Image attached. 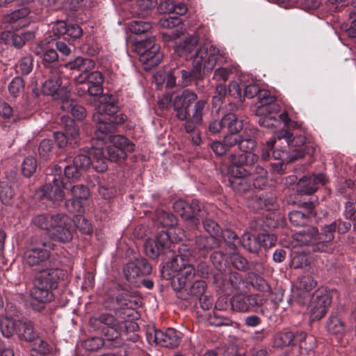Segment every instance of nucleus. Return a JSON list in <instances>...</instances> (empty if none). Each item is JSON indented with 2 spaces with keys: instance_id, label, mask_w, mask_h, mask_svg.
Segmentation results:
<instances>
[{
  "instance_id": "obj_1",
  "label": "nucleus",
  "mask_w": 356,
  "mask_h": 356,
  "mask_svg": "<svg viewBox=\"0 0 356 356\" xmlns=\"http://www.w3.org/2000/svg\"><path fill=\"white\" fill-rule=\"evenodd\" d=\"M38 272L40 273L35 279L31 296L37 301L49 302L54 298L53 290L58 287L60 280H64L65 272L60 268L58 262L51 265L47 270Z\"/></svg>"
},
{
  "instance_id": "obj_2",
  "label": "nucleus",
  "mask_w": 356,
  "mask_h": 356,
  "mask_svg": "<svg viewBox=\"0 0 356 356\" xmlns=\"http://www.w3.org/2000/svg\"><path fill=\"white\" fill-rule=\"evenodd\" d=\"M337 222L325 225L321 232L314 226H307L296 233L297 240L310 247L313 252L330 253L334 250L332 240Z\"/></svg>"
},
{
  "instance_id": "obj_3",
  "label": "nucleus",
  "mask_w": 356,
  "mask_h": 356,
  "mask_svg": "<svg viewBox=\"0 0 356 356\" xmlns=\"http://www.w3.org/2000/svg\"><path fill=\"white\" fill-rule=\"evenodd\" d=\"M95 110L92 120L96 123L95 135L99 140L104 141L109 134L116 131V125L123 124L127 119L125 115L118 114V106L116 103L98 104Z\"/></svg>"
},
{
  "instance_id": "obj_4",
  "label": "nucleus",
  "mask_w": 356,
  "mask_h": 356,
  "mask_svg": "<svg viewBox=\"0 0 356 356\" xmlns=\"http://www.w3.org/2000/svg\"><path fill=\"white\" fill-rule=\"evenodd\" d=\"M107 138L111 145L103 149L96 148V156H103L111 162H121L127 158V152L135 150V145L124 136L109 134L104 140Z\"/></svg>"
},
{
  "instance_id": "obj_5",
  "label": "nucleus",
  "mask_w": 356,
  "mask_h": 356,
  "mask_svg": "<svg viewBox=\"0 0 356 356\" xmlns=\"http://www.w3.org/2000/svg\"><path fill=\"white\" fill-rule=\"evenodd\" d=\"M36 247L31 248L24 252V261L34 270H47V268L56 263L50 256L52 243L50 241L43 239L37 240Z\"/></svg>"
},
{
  "instance_id": "obj_6",
  "label": "nucleus",
  "mask_w": 356,
  "mask_h": 356,
  "mask_svg": "<svg viewBox=\"0 0 356 356\" xmlns=\"http://www.w3.org/2000/svg\"><path fill=\"white\" fill-rule=\"evenodd\" d=\"M49 170L51 172V174L47 175L49 183L42 187L40 197L50 200L53 202L54 204L57 205L65 197L63 189L65 188V185L63 170L59 165H54Z\"/></svg>"
},
{
  "instance_id": "obj_7",
  "label": "nucleus",
  "mask_w": 356,
  "mask_h": 356,
  "mask_svg": "<svg viewBox=\"0 0 356 356\" xmlns=\"http://www.w3.org/2000/svg\"><path fill=\"white\" fill-rule=\"evenodd\" d=\"M193 64L197 76L201 77V72L207 74L214 68L219 56H222L221 51L211 44L200 45L194 54Z\"/></svg>"
},
{
  "instance_id": "obj_8",
  "label": "nucleus",
  "mask_w": 356,
  "mask_h": 356,
  "mask_svg": "<svg viewBox=\"0 0 356 356\" xmlns=\"http://www.w3.org/2000/svg\"><path fill=\"white\" fill-rule=\"evenodd\" d=\"M172 241L170 234L167 232H159L154 238H149L143 245L145 254L152 259H156L159 257L163 259L168 257L172 254Z\"/></svg>"
},
{
  "instance_id": "obj_9",
  "label": "nucleus",
  "mask_w": 356,
  "mask_h": 356,
  "mask_svg": "<svg viewBox=\"0 0 356 356\" xmlns=\"http://www.w3.org/2000/svg\"><path fill=\"white\" fill-rule=\"evenodd\" d=\"M152 272L151 264L145 257H138L123 266V275L126 280L134 286H138L140 277H146Z\"/></svg>"
},
{
  "instance_id": "obj_10",
  "label": "nucleus",
  "mask_w": 356,
  "mask_h": 356,
  "mask_svg": "<svg viewBox=\"0 0 356 356\" xmlns=\"http://www.w3.org/2000/svg\"><path fill=\"white\" fill-rule=\"evenodd\" d=\"M172 208L179 213L188 228H196L198 224L197 218L202 216V204L197 200H193L190 204L184 200H179L174 202Z\"/></svg>"
},
{
  "instance_id": "obj_11",
  "label": "nucleus",
  "mask_w": 356,
  "mask_h": 356,
  "mask_svg": "<svg viewBox=\"0 0 356 356\" xmlns=\"http://www.w3.org/2000/svg\"><path fill=\"white\" fill-rule=\"evenodd\" d=\"M266 300L259 293L245 294L235 293L229 299L230 306L233 311L237 312H250L254 308L261 307Z\"/></svg>"
},
{
  "instance_id": "obj_12",
  "label": "nucleus",
  "mask_w": 356,
  "mask_h": 356,
  "mask_svg": "<svg viewBox=\"0 0 356 356\" xmlns=\"http://www.w3.org/2000/svg\"><path fill=\"white\" fill-rule=\"evenodd\" d=\"M72 219L63 213L55 214L54 221L49 230L51 237L59 242L66 243L72 240Z\"/></svg>"
},
{
  "instance_id": "obj_13",
  "label": "nucleus",
  "mask_w": 356,
  "mask_h": 356,
  "mask_svg": "<svg viewBox=\"0 0 356 356\" xmlns=\"http://www.w3.org/2000/svg\"><path fill=\"white\" fill-rule=\"evenodd\" d=\"M197 99V95L188 89L184 90L181 94H177L175 97L172 100L173 109L179 120L184 121L188 118L189 108Z\"/></svg>"
},
{
  "instance_id": "obj_14",
  "label": "nucleus",
  "mask_w": 356,
  "mask_h": 356,
  "mask_svg": "<svg viewBox=\"0 0 356 356\" xmlns=\"http://www.w3.org/2000/svg\"><path fill=\"white\" fill-rule=\"evenodd\" d=\"M325 182V177L322 173L302 176L296 184V193L298 195H311Z\"/></svg>"
},
{
  "instance_id": "obj_15",
  "label": "nucleus",
  "mask_w": 356,
  "mask_h": 356,
  "mask_svg": "<svg viewBox=\"0 0 356 356\" xmlns=\"http://www.w3.org/2000/svg\"><path fill=\"white\" fill-rule=\"evenodd\" d=\"M62 79L59 76L58 70L54 69L53 74L43 83L42 92L47 95H52L59 102L67 97L70 95L65 87H61Z\"/></svg>"
},
{
  "instance_id": "obj_16",
  "label": "nucleus",
  "mask_w": 356,
  "mask_h": 356,
  "mask_svg": "<svg viewBox=\"0 0 356 356\" xmlns=\"http://www.w3.org/2000/svg\"><path fill=\"white\" fill-rule=\"evenodd\" d=\"M307 334L304 332H293L288 330H282L276 332L273 338V347L283 349L286 347H293L298 342L305 339Z\"/></svg>"
},
{
  "instance_id": "obj_17",
  "label": "nucleus",
  "mask_w": 356,
  "mask_h": 356,
  "mask_svg": "<svg viewBox=\"0 0 356 356\" xmlns=\"http://www.w3.org/2000/svg\"><path fill=\"white\" fill-rule=\"evenodd\" d=\"M251 176L249 170L245 168H236L230 170V176L228 181L230 187L236 192L240 194L248 192L251 185L247 181L246 177Z\"/></svg>"
},
{
  "instance_id": "obj_18",
  "label": "nucleus",
  "mask_w": 356,
  "mask_h": 356,
  "mask_svg": "<svg viewBox=\"0 0 356 356\" xmlns=\"http://www.w3.org/2000/svg\"><path fill=\"white\" fill-rule=\"evenodd\" d=\"M74 81L76 83L86 84L88 87H90L93 96H98L103 92L104 77L102 73L98 71L90 73H80L79 76L74 77Z\"/></svg>"
},
{
  "instance_id": "obj_19",
  "label": "nucleus",
  "mask_w": 356,
  "mask_h": 356,
  "mask_svg": "<svg viewBox=\"0 0 356 356\" xmlns=\"http://www.w3.org/2000/svg\"><path fill=\"white\" fill-rule=\"evenodd\" d=\"M72 199L65 202L66 209L71 213L80 212L82 209V200H86L89 196V190L83 184L72 186L71 189Z\"/></svg>"
},
{
  "instance_id": "obj_20",
  "label": "nucleus",
  "mask_w": 356,
  "mask_h": 356,
  "mask_svg": "<svg viewBox=\"0 0 356 356\" xmlns=\"http://www.w3.org/2000/svg\"><path fill=\"white\" fill-rule=\"evenodd\" d=\"M199 38L197 35H190L179 42L175 47L177 56L184 57L185 60H193L196 49L198 48Z\"/></svg>"
},
{
  "instance_id": "obj_21",
  "label": "nucleus",
  "mask_w": 356,
  "mask_h": 356,
  "mask_svg": "<svg viewBox=\"0 0 356 356\" xmlns=\"http://www.w3.org/2000/svg\"><path fill=\"white\" fill-rule=\"evenodd\" d=\"M259 105L255 110L256 115L272 114L279 111V105L275 103L276 98L271 96L268 90H262L258 97Z\"/></svg>"
},
{
  "instance_id": "obj_22",
  "label": "nucleus",
  "mask_w": 356,
  "mask_h": 356,
  "mask_svg": "<svg viewBox=\"0 0 356 356\" xmlns=\"http://www.w3.org/2000/svg\"><path fill=\"white\" fill-rule=\"evenodd\" d=\"M152 47V49L145 53L141 46L138 47L139 60L143 64L146 65L149 67H152L159 65L162 58L163 54L160 51V47L157 44L149 42V46Z\"/></svg>"
},
{
  "instance_id": "obj_23",
  "label": "nucleus",
  "mask_w": 356,
  "mask_h": 356,
  "mask_svg": "<svg viewBox=\"0 0 356 356\" xmlns=\"http://www.w3.org/2000/svg\"><path fill=\"white\" fill-rule=\"evenodd\" d=\"M220 245V240L215 236L198 235L195 237L194 248L204 256Z\"/></svg>"
},
{
  "instance_id": "obj_24",
  "label": "nucleus",
  "mask_w": 356,
  "mask_h": 356,
  "mask_svg": "<svg viewBox=\"0 0 356 356\" xmlns=\"http://www.w3.org/2000/svg\"><path fill=\"white\" fill-rule=\"evenodd\" d=\"M196 271L193 265L188 263L186 266L177 274L176 279L172 280L171 284L175 291H181L191 284L195 277Z\"/></svg>"
},
{
  "instance_id": "obj_25",
  "label": "nucleus",
  "mask_w": 356,
  "mask_h": 356,
  "mask_svg": "<svg viewBox=\"0 0 356 356\" xmlns=\"http://www.w3.org/2000/svg\"><path fill=\"white\" fill-rule=\"evenodd\" d=\"M101 332L103 336L102 341L104 348H118L123 344L120 326L106 327V328H102Z\"/></svg>"
},
{
  "instance_id": "obj_26",
  "label": "nucleus",
  "mask_w": 356,
  "mask_h": 356,
  "mask_svg": "<svg viewBox=\"0 0 356 356\" xmlns=\"http://www.w3.org/2000/svg\"><path fill=\"white\" fill-rule=\"evenodd\" d=\"M207 284L203 280H196L188 288L178 291L179 297L183 300L196 301L200 296L204 294Z\"/></svg>"
},
{
  "instance_id": "obj_27",
  "label": "nucleus",
  "mask_w": 356,
  "mask_h": 356,
  "mask_svg": "<svg viewBox=\"0 0 356 356\" xmlns=\"http://www.w3.org/2000/svg\"><path fill=\"white\" fill-rule=\"evenodd\" d=\"M58 104L62 111L70 113L78 120H83L86 117V108L76 104L74 100L70 98V95Z\"/></svg>"
},
{
  "instance_id": "obj_28",
  "label": "nucleus",
  "mask_w": 356,
  "mask_h": 356,
  "mask_svg": "<svg viewBox=\"0 0 356 356\" xmlns=\"http://www.w3.org/2000/svg\"><path fill=\"white\" fill-rule=\"evenodd\" d=\"M17 334L21 340L31 342L38 339V334L31 321L17 322Z\"/></svg>"
},
{
  "instance_id": "obj_29",
  "label": "nucleus",
  "mask_w": 356,
  "mask_h": 356,
  "mask_svg": "<svg viewBox=\"0 0 356 356\" xmlns=\"http://www.w3.org/2000/svg\"><path fill=\"white\" fill-rule=\"evenodd\" d=\"M136 292L123 291L115 298L119 308L135 309L140 304V298L136 296Z\"/></svg>"
},
{
  "instance_id": "obj_30",
  "label": "nucleus",
  "mask_w": 356,
  "mask_h": 356,
  "mask_svg": "<svg viewBox=\"0 0 356 356\" xmlns=\"http://www.w3.org/2000/svg\"><path fill=\"white\" fill-rule=\"evenodd\" d=\"M159 345L166 348L177 347L180 342V333L173 328H168L165 332H159Z\"/></svg>"
},
{
  "instance_id": "obj_31",
  "label": "nucleus",
  "mask_w": 356,
  "mask_h": 356,
  "mask_svg": "<svg viewBox=\"0 0 356 356\" xmlns=\"http://www.w3.org/2000/svg\"><path fill=\"white\" fill-rule=\"evenodd\" d=\"M89 324L94 329L99 330L106 327L120 326L118 320L109 314H102L98 317L90 318Z\"/></svg>"
},
{
  "instance_id": "obj_32",
  "label": "nucleus",
  "mask_w": 356,
  "mask_h": 356,
  "mask_svg": "<svg viewBox=\"0 0 356 356\" xmlns=\"http://www.w3.org/2000/svg\"><path fill=\"white\" fill-rule=\"evenodd\" d=\"M278 140L284 139L290 147H300L306 143V138L302 135L293 136L288 129H282L275 133Z\"/></svg>"
},
{
  "instance_id": "obj_33",
  "label": "nucleus",
  "mask_w": 356,
  "mask_h": 356,
  "mask_svg": "<svg viewBox=\"0 0 356 356\" xmlns=\"http://www.w3.org/2000/svg\"><path fill=\"white\" fill-rule=\"evenodd\" d=\"M201 211H202V216L197 218L198 224L197 225V227L191 229H198L199 226L200 225V222H202L203 228L207 232H208L211 236H217L220 233L221 231L220 225L213 220L207 217V211L204 209V206L203 204Z\"/></svg>"
},
{
  "instance_id": "obj_34",
  "label": "nucleus",
  "mask_w": 356,
  "mask_h": 356,
  "mask_svg": "<svg viewBox=\"0 0 356 356\" xmlns=\"http://www.w3.org/2000/svg\"><path fill=\"white\" fill-rule=\"evenodd\" d=\"M277 227V222L271 217H258L250 223V229L256 231H262L263 233L269 232Z\"/></svg>"
},
{
  "instance_id": "obj_35",
  "label": "nucleus",
  "mask_w": 356,
  "mask_h": 356,
  "mask_svg": "<svg viewBox=\"0 0 356 356\" xmlns=\"http://www.w3.org/2000/svg\"><path fill=\"white\" fill-rule=\"evenodd\" d=\"M182 251L184 249H179V254L175 255V252L172 250V254H168V257H170V260L166 261L168 267L170 268L172 271L177 273V274L188 264V261H186L185 257H187L186 254H184Z\"/></svg>"
},
{
  "instance_id": "obj_36",
  "label": "nucleus",
  "mask_w": 356,
  "mask_h": 356,
  "mask_svg": "<svg viewBox=\"0 0 356 356\" xmlns=\"http://www.w3.org/2000/svg\"><path fill=\"white\" fill-rule=\"evenodd\" d=\"M310 300L312 302L327 309L332 302V295L326 287H320L315 291Z\"/></svg>"
},
{
  "instance_id": "obj_37",
  "label": "nucleus",
  "mask_w": 356,
  "mask_h": 356,
  "mask_svg": "<svg viewBox=\"0 0 356 356\" xmlns=\"http://www.w3.org/2000/svg\"><path fill=\"white\" fill-rule=\"evenodd\" d=\"M225 127L228 129V134H238L243 129V121L239 120L238 117L232 113H229L222 117V122Z\"/></svg>"
},
{
  "instance_id": "obj_38",
  "label": "nucleus",
  "mask_w": 356,
  "mask_h": 356,
  "mask_svg": "<svg viewBox=\"0 0 356 356\" xmlns=\"http://www.w3.org/2000/svg\"><path fill=\"white\" fill-rule=\"evenodd\" d=\"M241 245L246 250L253 254H258L261 248L259 234H244L241 238Z\"/></svg>"
},
{
  "instance_id": "obj_39",
  "label": "nucleus",
  "mask_w": 356,
  "mask_h": 356,
  "mask_svg": "<svg viewBox=\"0 0 356 356\" xmlns=\"http://www.w3.org/2000/svg\"><path fill=\"white\" fill-rule=\"evenodd\" d=\"M60 120L64 127V133L69 136L72 140H77L79 136V129L74 120L65 115L61 117Z\"/></svg>"
},
{
  "instance_id": "obj_40",
  "label": "nucleus",
  "mask_w": 356,
  "mask_h": 356,
  "mask_svg": "<svg viewBox=\"0 0 356 356\" xmlns=\"http://www.w3.org/2000/svg\"><path fill=\"white\" fill-rule=\"evenodd\" d=\"M54 218L55 215L50 216L47 213L37 214L32 218L31 223L39 229L49 232L51 227H52Z\"/></svg>"
},
{
  "instance_id": "obj_41",
  "label": "nucleus",
  "mask_w": 356,
  "mask_h": 356,
  "mask_svg": "<svg viewBox=\"0 0 356 356\" xmlns=\"http://www.w3.org/2000/svg\"><path fill=\"white\" fill-rule=\"evenodd\" d=\"M247 280L249 284L257 291L268 292L270 290V286L268 282L256 273L249 272L247 275Z\"/></svg>"
},
{
  "instance_id": "obj_42",
  "label": "nucleus",
  "mask_w": 356,
  "mask_h": 356,
  "mask_svg": "<svg viewBox=\"0 0 356 356\" xmlns=\"http://www.w3.org/2000/svg\"><path fill=\"white\" fill-rule=\"evenodd\" d=\"M317 282L314 279V277L311 275H302L298 277L297 287L299 290L302 291L304 293H306V296L307 300H310V295L309 293L316 286Z\"/></svg>"
},
{
  "instance_id": "obj_43",
  "label": "nucleus",
  "mask_w": 356,
  "mask_h": 356,
  "mask_svg": "<svg viewBox=\"0 0 356 356\" xmlns=\"http://www.w3.org/2000/svg\"><path fill=\"white\" fill-rule=\"evenodd\" d=\"M251 175L253 178V186L255 188H262L266 186L267 182V171L260 165H256L253 168V170L250 171Z\"/></svg>"
},
{
  "instance_id": "obj_44",
  "label": "nucleus",
  "mask_w": 356,
  "mask_h": 356,
  "mask_svg": "<svg viewBox=\"0 0 356 356\" xmlns=\"http://www.w3.org/2000/svg\"><path fill=\"white\" fill-rule=\"evenodd\" d=\"M54 136L58 148L70 147L74 149L78 147V140H72L71 138L63 131L55 132Z\"/></svg>"
},
{
  "instance_id": "obj_45",
  "label": "nucleus",
  "mask_w": 356,
  "mask_h": 356,
  "mask_svg": "<svg viewBox=\"0 0 356 356\" xmlns=\"http://www.w3.org/2000/svg\"><path fill=\"white\" fill-rule=\"evenodd\" d=\"M175 72H177V74H178V76L181 74L184 81L186 83L190 82L192 80L195 81V85L197 86H198L200 83L203 81L204 77V72H202L201 77H199V75L197 76V74H196V72L195 70L194 64H193V68L191 71L175 69Z\"/></svg>"
},
{
  "instance_id": "obj_46",
  "label": "nucleus",
  "mask_w": 356,
  "mask_h": 356,
  "mask_svg": "<svg viewBox=\"0 0 356 356\" xmlns=\"http://www.w3.org/2000/svg\"><path fill=\"white\" fill-rule=\"evenodd\" d=\"M309 217L310 216L308 214L300 211H293L289 213L290 222L293 226L296 227H303V228H305Z\"/></svg>"
},
{
  "instance_id": "obj_47",
  "label": "nucleus",
  "mask_w": 356,
  "mask_h": 356,
  "mask_svg": "<svg viewBox=\"0 0 356 356\" xmlns=\"http://www.w3.org/2000/svg\"><path fill=\"white\" fill-rule=\"evenodd\" d=\"M93 65L94 63L92 60L82 57H77L74 60L66 64L67 67L71 70L76 69L83 72V73L87 72V70Z\"/></svg>"
},
{
  "instance_id": "obj_48",
  "label": "nucleus",
  "mask_w": 356,
  "mask_h": 356,
  "mask_svg": "<svg viewBox=\"0 0 356 356\" xmlns=\"http://www.w3.org/2000/svg\"><path fill=\"white\" fill-rule=\"evenodd\" d=\"M327 330L331 334H341L344 331L343 323L337 315L331 314L327 323Z\"/></svg>"
},
{
  "instance_id": "obj_49",
  "label": "nucleus",
  "mask_w": 356,
  "mask_h": 356,
  "mask_svg": "<svg viewBox=\"0 0 356 356\" xmlns=\"http://www.w3.org/2000/svg\"><path fill=\"white\" fill-rule=\"evenodd\" d=\"M17 71L22 75H28L33 68V57L32 55H27L21 58L17 65Z\"/></svg>"
},
{
  "instance_id": "obj_50",
  "label": "nucleus",
  "mask_w": 356,
  "mask_h": 356,
  "mask_svg": "<svg viewBox=\"0 0 356 356\" xmlns=\"http://www.w3.org/2000/svg\"><path fill=\"white\" fill-rule=\"evenodd\" d=\"M257 146L253 137L245 134H239L238 149L244 153L252 152Z\"/></svg>"
},
{
  "instance_id": "obj_51",
  "label": "nucleus",
  "mask_w": 356,
  "mask_h": 356,
  "mask_svg": "<svg viewBox=\"0 0 356 356\" xmlns=\"http://www.w3.org/2000/svg\"><path fill=\"white\" fill-rule=\"evenodd\" d=\"M230 261L232 266L238 270L247 272L250 270L248 261L238 253L232 254L230 255Z\"/></svg>"
},
{
  "instance_id": "obj_52",
  "label": "nucleus",
  "mask_w": 356,
  "mask_h": 356,
  "mask_svg": "<svg viewBox=\"0 0 356 356\" xmlns=\"http://www.w3.org/2000/svg\"><path fill=\"white\" fill-rule=\"evenodd\" d=\"M83 35L82 29L76 24H67L66 33L64 35V39L72 44L76 39L80 38Z\"/></svg>"
},
{
  "instance_id": "obj_53",
  "label": "nucleus",
  "mask_w": 356,
  "mask_h": 356,
  "mask_svg": "<svg viewBox=\"0 0 356 356\" xmlns=\"http://www.w3.org/2000/svg\"><path fill=\"white\" fill-rule=\"evenodd\" d=\"M222 237L228 247L234 250H236L237 245L241 243V239L230 229L220 231Z\"/></svg>"
},
{
  "instance_id": "obj_54",
  "label": "nucleus",
  "mask_w": 356,
  "mask_h": 356,
  "mask_svg": "<svg viewBox=\"0 0 356 356\" xmlns=\"http://www.w3.org/2000/svg\"><path fill=\"white\" fill-rule=\"evenodd\" d=\"M72 222L76 227L84 234H90L93 231L92 224L89 220L82 215H77L74 217Z\"/></svg>"
},
{
  "instance_id": "obj_55",
  "label": "nucleus",
  "mask_w": 356,
  "mask_h": 356,
  "mask_svg": "<svg viewBox=\"0 0 356 356\" xmlns=\"http://www.w3.org/2000/svg\"><path fill=\"white\" fill-rule=\"evenodd\" d=\"M95 153H97L96 148H92L90 150L91 166L98 172H105L108 168L106 159L104 158L103 156H96Z\"/></svg>"
},
{
  "instance_id": "obj_56",
  "label": "nucleus",
  "mask_w": 356,
  "mask_h": 356,
  "mask_svg": "<svg viewBox=\"0 0 356 356\" xmlns=\"http://www.w3.org/2000/svg\"><path fill=\"white\" fill-rule=\"evenodd\" d=\"M35 38V33L33 31L22 32L20 34L15 33L12 38L10 43L16 48L22 47L28 41Z\"/></svg>"
},
{
  "instance_id": "obj_57",
  "label": "nucleus",
  "mask_w": 356,
  "mask_h": 356,
  "mask_svg": "<svg viewBox=\"0 0 356 356\" xmlns=\"http://www.w3.org/2000/svg\"><path fill=\"white\" fill-rule=\"evenodd\" d=\"M73 164L82 172L87 170L91 166L90 151L86 154L79 153L73 159Z\"/></svg>"
},
{
  "instance_id": "obj_58",
  "label": "nucleus",
  "mask_w": 356,
  "mask_h": 356,
  "mask_svg": "<svg viewBox=\"0 0 356 356\" xmlns=\"http://www.w3.org/2000/svg\"><path fill=\"white\" fill-rule=\"evenodd\" d=\"M152 29V24L149 22L132 21L129 24L130 31L136 35L147 34Z\"/></svg>"
},
{
  "instance_id": "obj_59",
  "label": "nucleus",
  "mask_w": 356,
  "mask_h": 356,
  "mask_svg": "<svg viewBox=\"0 0 356 356\" xmlns=\"http://www.w3.org/2000/svg\"><path fill=\"white\" fill-rule=\"evenodd\" d=\"M81 346L88 351H96L104 347L102 337H93L88 338L81 342Z\"/></svg>"
},
{
  "instance_id": "obj_60",
  "label": "nucleus",
  "mask_w": 356,
  "mask_h": 356,
  "mask_svg": "<svg viewBox=\"0 0 356 356\" xmlns=\"http://www.w3.org/2000/svg\"><path fill=\"white\" fill-rule=\"evenodd\" d=\"M227 95V88L225 85L219 83L216 86L215 95L212 97V104L215 108H220L223 103Z\"/></svg>"
},
{
  "instance_id": "obj_61",
  "label": "nucleus",
  "mask_w": 356,
  "mask_h": 356,
  "mask_svg": "<svg viewBox=\"0 0 356 356\" xmlns=\"http://www.w3.org/2000/svg\"><path fill=\"white\" fill-rule=\"evenodd\" d=\"M37 169L36 159L33 156L26 157L22 164V172L26 177H31Z\"/></svg>"
},
{
  "instance_id": "obj_62",
  "label": "nucleus",
  "mask_w": 356,
  "mask_h": 356,
  "mask_svg": "<svg viewBox=\"0 0 356 356\" xmlns=\"http://www.w3.org/2000/svg\"><path fill=\"white\" fill-rule=\"evenodd\" d=\"M54 144L50 139H43L38 147L40 157L43 160H48L52 156Z\"/></svg>"
},
{
  "instance_id": "obj_63",
  "label": "nucleus",
  "mask_w": 356,
  "mask_h": 356,
  "mask_svg": "<svg viewBox=\"0 0 356 356\" xmlns=\"http://www.w3.org/2000/svg\"><path fill=\"white\" fill-rule=\"evenodd\" d=\"M12 187L6 183L0 184V200L5 204H9L14 196Z\"/></svg>"
},
{
  "instance_id": "obj_64",
  "label": "nucleus",
  "mask_w": 356,
  "mask_h": 356,
  "mask_svg": "<svg viewBox=\"0 0 356 356\" xmlns=\"http://www.w3.org/2000/svg\"><path fill=\"white\" fill-rule=\"evenodd\" d=\"M58 59V55L56 50L49 49L46 50L42 56V64L46 68L51 69L54 66Z\"/></svg>"
}]
</instances>
